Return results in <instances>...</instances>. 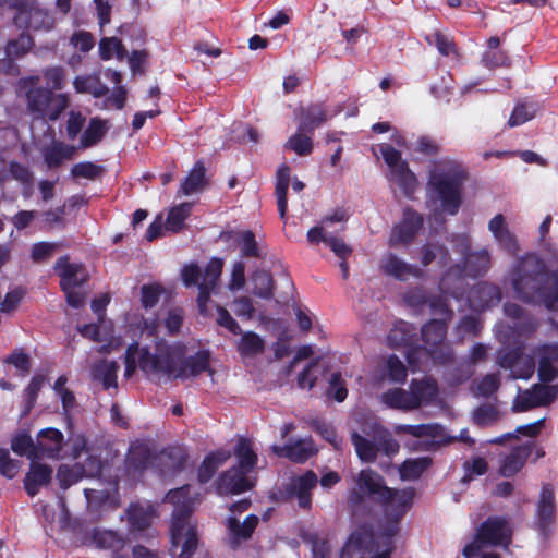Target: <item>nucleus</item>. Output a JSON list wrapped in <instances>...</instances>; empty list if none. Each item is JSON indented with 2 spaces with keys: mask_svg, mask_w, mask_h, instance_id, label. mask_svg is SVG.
I'll list each match as a JSON object with an SVG mask.
<instances>
[{
  "mask_svg": "<svg viewBox=\"0 0 558 558\" xmlns=\"http://www.w3.org/2000/svg\"><path fill=\"white\" fill-rule=\"evenodd\" d=\"M388 377L391 381L403 384L407 380L408 372L402 361L395 354L387 359Z\"/></svg>",
  "mask_w": 558,
  "mask_h": 558,
  "instance_id": "680f3d73",
  "label": "nucleus"
},
{
  "mask_svg": "<svg viewBox=\"0 0 558 558\" xmlns=\"http://www.w3.org/2000/svg\"><path fill=\"white\" fill-rule=\"evenodd\" d=\"M230 458V452L227 450H216L209 452L197 470V477L199 483H207L221 466Z\"/></svg>",
  "mask_w": 558,
  "mask_h": 558,
  "instance_id": "a878e982",
  "label": "nucleus"
},
{
  "mask_svg": "<svg viewBox=\"0 0 558 558\" xmlns=\"http://www.w3.org/2000/svg\"><path fill=\"white\" fill-rule=\"evenodd\" d=\"M499 418L497 408L492 403H483L474 409L472 422L478 427H487L495 424Z\"/></svg>",
  "mask_w": 558,
  "mask_h": 558,
  "instance_id": "49530a36",
  "label": "nucleus"
},
{
  "mask_svg": "<svg viewBox=\"0 0 558 558\" xmlns=\"http://www.w3.org/2000/svg\"><path fill=\"white\" fill-rule=\"evenodd\" d=\"M432 463L433 460L430 457L407 459L399 466V475L403 481L417 480L432 465Z\"/></svg>",
  "mask_w": 558,
  "mask_h": 558,
  "instance_id": "f704fd0d",
  "label": "nucleus"
},
{
  "mask_svg": "<svg viewBox=\"0 0 558 558\" xmlns=\"http://www.w3.org/2000/svg\"><path fill=\"white\" fill-rule=\"evenodd\" d=\"M536 111L537 108L535 105L518 104L510 114L508 125L510 128L519 126L532 120L535 117Z\"/></svg>",
  "mask_w": 558,
  "mask_h": 558,
  "instance_id": "5fc2aeb1",
  "label": "nucleus"
},
{
  "mask_svg": "<svg viewBox=\"0 0 558 558\" xmlns=\"http://www.w3.org/2000/svg\"><path fill=\"white\" fill-rule=\"evenodd\" d=\"M521 301L558 312V270H549L543 259L530 254L519 259L511 278Z\"/></svg>",
  "mask_w": 558,
  "mask_h": 558,
  "instance_id": "7ed1b4c3",
  "label": "nucleus"
},
{
  "mask_svg": "<svg viewBox=\"0 0 558 558\" xmlns=\"http://www.w3.org/2000/svg\"><path fill=\"white\" fill-rule=\"evenodd\" d=\"M350 439L356 456L363 463H374L379 452L391 458L397 454L400 449L399 442L381 426L374 428L372 439L362 436L355 430L351 433Z\"/></svg>",
  "mask_w": 558,
  "mask_h": 558,
  "instance_id": "423d86ee",
  "label": "nucleus"
},
{
  "mask_svg": "<svg viewBox=\"0 0 558 558\" xmlns=\"http://www.w3.org/2000/svg\"><path fill=\"white\" fill-rule=\"evenodd\" d=\"M242 337L238 343V352L243 357L255 356L264 352L265 342L254 331L241 333Z\"/></svg>",
  "mask_w": 558,
  "mask_h": 558,
  "instance_id": "ea45409f",
  "label": "nucleus"
},
{
  "mask_svg": "<svg viewBox=\"0 0 558 558\" xmlns=\"http://www.w3.org/2000/svg\"><path fill=\"white\" fill-rule=\"evenodd\" d=\"M254 294L258 298L269 300L274 296L275 282L271 274L264 269L256 270L252 276Z\"/></svg>",
  "mask_w": 558,
  "mask_h": 558,
  "instance_id": "37998d69",
  "label": "nucleus"
},
{
  "mask_svg": "<svg viewBox=\"0 0 558 558\" xmlns=\"http://www.w3.org/2000/svg\"><path fill=\"white\" fill-rule=\"evenodd\" d=\"M389 179L398 184L407 197H410L416 190L417 178L410 169L407 161L390 169Z\"/></svg>",
  "mask_w": 558,
  "mask_h": 558,
  "instance_id": "cd10ccee",
  "label": "nucleus"
},
{
  "mask_svg": "<svg viewBox=\"0 0 558 558\" xmlns=\"http://www.w3.org/2000/svg\"><path fill=\"white\" fill-rule=\"evenodd\" d=\"M38 449L48 458H61V451L64 446V436L61 430L48 427L40 429L37 435Z\"/></svg>",
  "mask_w": 558,
  "mask_h": 558,
  "instance_id": "4be33fe9",
  "label": "nucleus"
},
{
  "mask_svg": "<svg viewBox=\"0 0 558 558\" xmlns=\"http://www.w3.org/2000/svg\"><path fill=\"white\" fill-rule=\"evenodd\" d=\"M272 451L276 456L288 458L295 463H304L314 454L313 448L304 440H296L291 445L272 446Z\"/></svg>",
  "mask_w": 558,
  "mask_h": 558,
  "instance_id": "bb28decb",
  "label": "nucleus"
},
{
  "mask_svg": "<svg viewBox=\"0 0 558 558\" xmlns=\"http://www.w3.org/2000/svg\"><path fill=\"white\" fill-rule=\"evenodd\" d=\"M258 517L255 514H248L243 523L235 517H230L227 520V529L230 534L229 547L232 550L240 548L242 542L250 539L258 525Z\"/></svg>",
  "mask_w": 558,
  "mask_h": 558,
  "instance_id": "6ab92c4d",
  "label": "nucleus"
},
{
  "mask_svg": "<svg viewBox=\"0 0 558 558\" xmlns=\"http://www.w3.org/2000/svg\"><path fill=\"white\" fill-rule=\"evenodd\" d=\"M410 391L402 388H392L383 393V402L391 408L402 411H411L416 409V402H412Z\"/></svg>",
  "mask_w": 558,
  "mask_h": 558,
  "instance_id": "c9c22d12",
  "label": "nucleus"
},
{
  "mask_svg": "<svg viewBox=\"0 0 558 558\" xmlns=\"http://www.w3.org/2000/svg\"><path fill=\"white\" fill-rule=\"evenodd\" d=\"M432 313L434 315H438L444 320H452L453 311L449 307L447 303V299L441 295H432L428 296L427 303Z\"/></svg>",
  "mask_w": 558,
  "mask_h": 558,
  "instance_id": "e2e57ef3",
  "label": "nucleus"
},
{
  "mask_svg": "<svg viewBox=\"0 0 558 558\" xmlns=\"http://www.w3.org/2000/svg\"><path fill=\"white\" fill-rule=\"evenodd\" d=\"M488 230L493 233L498 245L510 255H515L519 244L515 235L509 230L502 214L495 215L488 222Z\"/></svg>",
  "mask_w": 558,
  "mask_h": 558,
  "instance_id": "aec40b11",
  "label": "nucleus"
},
{
  "mask_svg": "<svg viewBox=\"0 0 558 558\" xmlns=\"http://www.w3.org/2000/svg\"><path fill=\"white\" fill-rule=\"evenodd\" d=\"M247 474L250 473L234 466L221 473L217 482L219 494L238 495L250 490L253 483L247 478Z\"/></svg>",
  "mask_w": 558,
  "mask_h": 558,
  "instance_id": "2eb2a0df",
  "label": "nucleus"
},
{
  "mask_svg": "<svg viewBox=\"0 0 558 558\" xmlns=\"http://www.w3.org/2000/svg\"><path fill=\"white\" fill-rule=\"evenodd\" d=\"M11 449L20 457L26 456L31 460L38 458V446L34 445L32 437L26 432L19 433L12 438Z\"/></svg>",
  "mask_w": 558,
  "mask_h": 558,
  "instance_id": "c03bdc74",
  "label": "nucleus"
},
{
  "mask_svg": "<svg viewBox=\"0 0 558 558\" xmlns=\"http://www.w3.org/2000/svg\"><path fill=\"white\" fill-rule=\"evenodd\" d=\"M481 64L486 69L510 68L511 58L505 50H485L481 57Z\"/></svg>",
  "mask_w": 558,
  "mask_h": 558,
  "instance_id": "8fccbe9b",
  "label": "nucleus"
},
{
  "mask_svg": "<svg viewBox=\"0 0 558 558\" xmlns=\"http://www.w3.org/2000/svg\"><path fill=\"white\" fill-rule=\"evenodd\" d=\"M45 383V377L43 375H35L32 377L29 384L24 390V409L22 412L23 416H26L31 413L38 398V393Z\"/></svg>",
  "mask_w": 558,
  "mask_h": 558,
  "instance_id": "09e8293b",
  "label": "nucleus"
},
{
  "mask_svg": "<svg viewBox=\"0 0 558 558\" xmlns=\"http://www.w3.org/2000/svg\"><path fill=\"white\" fill-rule=\"evenodd\" d=\"M423 216L411 207L403 210L401 221L392 228L389 245L410 244L423 227Z\"/></svg>",
  "mask_w": 558,
  "mask_h": 558,
  "instance_id": "f8f14e48",
  "label": "nucleus"
},
{
  "mask_svg": "<svg viewBox=\"0 0 558 558\" xmlns=\"http://www.w3.org/2000/svg\"><path fill=\"white\" fill-rule=\"evenodd\" d=\"M291 169L288 165L282 163L276 172V196L278 211L282 219L286 218L288 210V189L290 183Z\"/></svg>",
  "mask_w": 558,
  "mask_h": 558,
  "instance_id": "c756f323",
  "label": "nucleus"
},
{
  "mask_svg": "<svg viewBox=\"0 0 558 558\" xmlns=\"http://www.w3.org/2000/svg\"><path fill=\"white\" fill-rule=\"evenodd\" d=\"M191 213V205L189 203L180 204L170 209L166 220V228L173 232L181 230L185 219Z\"/></svg>",
  "mask_w": 558,
  "mask_h": 558,
  "instance_id": "603ef678",
  "label": "nucleus"
},
{
  "mask_svg": "<svg viewBox=\"0 0 558 558\" xmlns=\"http://www.w3.org/2000/svg\"><path fill=\"white\" fill-rule=\"evenodd\" d=\"M102 172V167L90 161L75 163L71 169L73 178L94 180Z\"/></svg>",
  "mask_w": 558,
  "mask_h": 558,
  "instance_id": "69168bd1",
  "label": "nucleus"
},
{
  "mask_svg": "<svg viewBox=\"0 0 558 558\" xmlns=\"http://www.w3.org/2000/svg\"><path fill=\"white\" fill-rule=\"evenodd\" d=\"M357 492L350 496L352 505H360L364 496L379 504L384 510V521L375 531L368 522L361 523L354 530L344 547L341 558H391L396 549L395 537L400 532V522L413 504L415 489L391 488L384 476L372 469L362 470L356 478Z\"/></svg>",
  "mask_w": 558,
  "mask_h": 558,
  "instance_id": "f257e3e1",
  "label": "nucleus"
},
{
  "mask_svg": "<svg viewBox=\"0 0 558 558\" xmlns=\"http://www.w3.org/2000/svg\"><path fill=\"white\" fill-rule=\"evenodd\" d=\"M52 474L53 469L50 465L32 460L23 480L26 494L29 497H35L41 487L48 486L51 483Z\"/></svg>",
  "mask_w": 558,
  "mask_h": 558,
  "instance_id": "f3484780",
  "label": "nucleus"
},
{
  "mask_svg": "<svg viewBox=\"0 0 558 558\" xmlns=\"http://www.w3.org/2000/svg\"><path fill=\"white\" fill-rule=\"evenodd\" d=\"M534 448V441H527L525 444L514 446L511 451L501 460L499 466L500 475L504 477H511L519 473L524 466Z\"/></svg>",
  "mask_w": 558,
  "mask_h": 558,
  "instance_id": "a211bd4d",
  "label": "nucleus"
},
{
  "mask_svg": "<svg viewBox=\"0 0 558 558\" xmlns=\"http://www.w3.org/2000/svg\"><path fill=\"white\" fill-rule=\"evenodd\" d=\"M500 377L497 373L485 375L476 386L477 395L489 398L499 389Z\"/></svg>",
  "mask_w": 558,
  "mask_h": 558,
  "instance_id": "0e129e2a",
  "label": "nucleus"
},
{
  "mask_svg": "<svg viewBox=\"0 0 558 558\" xmlns=\"http://www.w3.org/2000/svg\"><path fill=\"white\" fill-rule=\"evenodd\" d=\"M395 432L398 435H410L416 438L405 444L411 451L433 452L441 448L440 437L444 434V426L439 423L401 424L395 427Z\"/></svg>",
  "mask_w": 558,
  "mask_h": 558,
  "instance_id": "0eeeda50",
  "label": "nucleus"
},
{
  "mask_svg": "<svg viewBox=\"0 0 558 558\" xmlns=\"http://www.w3.org/2000/svg\"><path fill=\"white\" fill-rule=\"evenodd\" d=\"M223 260L218 257H213L207 263L204 272L202 274V281L199 283H207L215 287L222 274Z\"/></svg>",
  "mask_w": 558,
  "mask_h": 558,
  "instance_id": "bf43d9fd",
  "label": "nucleus"
},
{
  "mask_svg": "<svg viewBox=\"0 0 558 558\" xmlns=\"http://www.w3.org/2000/svg\"><path fill=\"white\" fill-rule=\"evenodd\" d=\"M92 539L97 548L120 549L123 547V538L114 531L94 529Z\"/></svg>",
  "mask_w": 558,
  "mask_h": 558,
  "instance_id": "a18cd8bd",
  "label": "nucleus"
},
{
  "mask_svg": "<svg viewBox=\"0 0 558 558\" xmlns=\"http://www.w3.org/2000/svg\"><path fill=\"white\" fill-rule=\"evenodd\" d=\"M466 172L452 159H440L434 162L428 172L427 189L440 202L445 213L454 216L462 204V186Z\"/></svg>",
  "mask_w": 558,
  "mask_h": 558,
  "instance_id": "20e7f679",
  "label": "nucleus"
},
{
  "mask_svg": "<svg viewBox=\"0 0 558 558\" xmlns=\"http://www.w3.org/2000/svg\"><path fill=\"white\" fill-rule=\"evenodd\" d=\"M140 369L147 379L158 384L163 377L184 380L210 371V353L199 350L185 357L184 348L180 344L158 345L154 353L149 348H144L140 356Z\"/></svg>",
  "mask_w": 558,
  "mask_h": 558,
  "instance_id": "f03ea898",
  "label": "nucleus"
},
{
  "mask_svg": "<svg viewBox=\"0 0 558 558\" xmlns=\"http://www.w3.org/2000/svg\"><path fill=\"white\" fill-rule=\"evenodd\" d=\"M126 49L118 37H104L99 41V57L104 61L111 60L114 56L118 60L126 57Z\"/></svg>",
  "mask_w": 558,
  "mask_h": 558,
  "instance_id": "79ce46f5",
  "label": "nucleus"
},
{
  "mask_svg": "<svg viewBox=\"0 0 558 558\" xmlns=\"http://www.w3.org/2000/svg\"><path fill=\"white\" fill-rule=\"evenodd\" d=\"M536 517L538 531L545 538H548L556 521L555 489L550 483H545L542 486L536 504Z\"/></svg>",
  "mask_w": 558,
  "mask_h": 558,
  "instance_id": "9b49d317",
  "label": "nucleus"
},
{
  "mask_svg": "<svg viewBox=\"0 0 558 558\" xmlns=\"http://www.w3.org/2000/svg\"><path fill=\"white\" fill-rule=\"evenodd\" d=\"M512 529L505 517L490 515L475 530L473 539L462 550L465 558H476L487 547H508Z\"/></svg>",
  "mask_w": 558,
  "mask_h": 558,
  "instance_id": "39448f33",
  "label": "nucleus"
},
{
  "mask_svg": "<svg viewBox=\"0 0 558 558\" xmlns=\"http://www.w3.org/2000/svg\"><path fill=\"white\" fill-rule=\"evenodd\" d=\"M125 514L129 531L133 535L147 531L156 517L155 509L151 505L141 502H131L125 510Z\"/></svg>",
  "mask_w": 558,
  "mask_h": 558,
  "instance_id": "dca6fc26",
  "label": "nucleus"
},
{
  "mask_svg": "<svg viewBox=\"0 0 558 558\" xmlns=\"http://www.w3.org/2000/svg\"><path fill=\"white\" fill-rule=\"evenodd\" d=\"M162 288L159 284H144L141 288V301L144 308H151L159 302Z\"/></svg>",
  "mask_w": 558,
  "mask_h": 558,
  "instance_id": "338daca9",
  "label": "nucleus"
},
{
  "mask_svg": "<svg viewBox=\"0 0 558 558\" xmlns=\"http://www.w3.org/2000/svg\"><path fill=\"white\" fill-rule=\"evenodd\" d=\"M558 395L557 385L536 384L532 387V397L538 407L549 405Z\"/></svg>",
  "mask_w": 558,
  "mask_h": 558,
  "instance_id": "6e6d98bb",
  "label": "nucleus"
},
{
  "mask_svg": "<svg viewBox=\"0 0 558 558\" xmlns=\"http://www.w3.org/2000/svg\"><path fill=\"white\" fill-rule=\"evenodd\" d=\"M64 445L69 448L65 454L61 458L69 457L73 460L78 459L84 452L87 451V437L83 433L70 430L68 434V441Z\"/></svg>",
  "mask_w": 558,
  "mask_h": 558,
  "instance_id": "de8ad7c7",
  "label": "nucleus"
},
{
  "mask_svg": "<svg viewBox=\"0 0 558 558\" xmlns=\"http://www.w3.org/2000/svg\"><path fill=\"white\" fill-rule=\"evenodd\" d=\"M101 472V463L96 457L87 459V468L84 464L75 463L73 465L62 464L58 468L57 478L62 489H68L72 485L80 482L87 474H99Z\"/></svg>",
  "mask_w": 558,
  "mask_h": 558,
  "instance_id": "ddd939ff",
  "label": "nucleus"
},
{
  "mask_svg": "<svg viewBox=\"0 0 558 558\" xmlns=\"http://www.w3.org/2000/svg\"><path fill=\"white\" fill-rule=\"evenodd\" d=\"M449 322L450 320L433 318L421 328L422 340L426 345L424 350L428 356L441 364L452 360L451 352L444 350Z\"/></svg>",
  "mask_w": 558,
  "mask_h": 558,
  "instance_id": "1a4fd4ad",
  "label": "nucleus"
},
{
  "mask_svg": "<svg viewBox=\"0 0 558 558\" xmlns=\"http://www.w3.org/2000/svg\"><path fill=\"white\" fill-rule=\"evenodd\" d=\"M74 153L75 148L72 145L57 142L43 149V157L49 169H57L64 160L72 159Z\"/></svg>",
  "mask_w": 558,
  "mask_h": 558,
  "instance_id": "c85d7f7f",
  "label": "nucleus"
},
{
  "mask_svg": "<svg viewBox=\"0 0 558 558\" xmlns=\"http://www.w3.org/2000/svg\"><path fill=\"white\" fill-rule=\"evenodd\" d=\"M234 456L236 458V465L240 470L248 473L253 472L256 468L258 457L252 447L251 440L246 438H240L234 447Z\"/></svg>",
  "mask_w": 558,
  "mask_h": 558,
  "instance_id": "2f4dec72",
  "label": "nucleus"
},
{
  "mask_svg": "<svg viewBox=\"0 0 558 558\" xmlns=\"http://www.w3.org/2000/svg\"><path fill=\"white\" fill-rule=\"evenodd\" d=\"M473 292L480 296L482 307H489L501 301V291L499 287L488 282L478 283Z\"/></svg>",
  "mask_w": 558,
  "mask_h": 558,
  "instance_id": "3c124183",
  "label": "nucleus"
},
{
  "mask_svg": "<svg viewBox=\"0 0 558 558\" xmlns=\"http://www.w3.org/2000/svg\"><path fill=\"white\" fill-rule=\"evenodd\" d=\"M27 108L37 117H47L56 121L66 108L68 99L63 95L56 96L52 90L45 87L31 88L26 93Z\"/></svg>",
  "mask_w": 558,
  "mask_h": 558,
  "instance_id": "6e6552de",
  "label": "nucleus"
},
{
  "mask_svg": "<svg viewBox=\"0 0 558 558\" xmlns=\"http://www.w3.org/2000/svg\"><path fill=\"white\" fill-rule=\"evenodd\" d=\"M329 119L328 111L324 104H312L301 112V122L298 131L313 133Z\"/></svg>",
  "mask_w": 558,
  "mask_h": 558,
  "instance_id": "393cba45",
  "label": "nucleus"
},
{
  "mask_svg": "<svg viewBox=\"0 0 558 558\" xmlns=\"http://www.w3.org/2000/svg\"><path fill=\"white\" fill-rule=\"evenodd\" d=\"M107 130L106 121L100 118H92L81 136L80 148L85 149L98 144L107 133Z\"/></svg>",
  "mask_w": 558,
  "mask_h": 558,
  "instance_id": "e433bc0d",
  "label": "nucleus"
},
{
  "mask_svg": "<svg viewBox=\"0 0 558 558\" xmlns=\"http://www.w3.org/2000/svg\"><path fill=\"white\" fill-rule=\"evenodd\" d=\"M303 132L299 131L294 135H292L286 147L290 150L294 151L299 156H307L313 151V141L311 136L302 134Z\"/></svg>",
  "mask_w": 558,
  "mask_h": 558,
  "instance_id": "4d7b16f0",
  "label": "nucleus"
},
{
  "mask_svg": "<svg viewBox=\"0 0 558 558\" xmlns=\"http://www.w3.org/2000/svg\"><path fill=\"white\" fill-rule=\"evenodd\" d=\"M233 241L240 246L243 257L263 258L253 231H239L233 233Z\"/></svg>",
  "mask_w": 558,
  "mask_h": 558,
  "instance_id": "a19ab883",
  "label": "nucleus"
},
{
  "mask_svg": "<svg viewBox=\"0 0 558 558\" xmlns=\"http://www.w3.org/2000/svg\"><path fill=\"white\" fill-rule=\"evenodd\" d=\"M35 43L28 32L23 31L16 38L7 41L4 52L10 59H20L27 54Z\"/></svg>",
  "mask_w": 558,
  "mask_h": 558,
  "instance_id": "58836bf2",
  "label": "nucleus"
},
{
  "mask_svg": "<svg viewBox=\"0 0 558 558\" xmlns=\"http://www.w3.org/2000/svg\"><path fill=\"white\" fill-rule=\"evenodd\" d=\"M145 347L140 348L138 342H133L128 345L125 355H124V365H125L124 376L125 377H128V378L131 377L135 373L136 368L137 367L140 368V356H141L142 350Z\"/></svg>",
  "mask_w": 558,
  "mask_h": 558,
  "instance_id": "052dcab7",
  "label": "nucleus"
},
{
  "mask_svg": "<svg viewBox=\"0 0 558 558\" xmlns=\"http://www.w3.org/2000/svg\"><path fill=\"white\" fill-rule=\"evenodd\" d=\"M381 268L386 275L392 276L398 280H407L410 275L417 278L423 275L422 269L407 264L392 253H389L384 258Z\"/></svg>",
  "mask_w": 558,
  "mask_h": 558,
  "instance_id": "5701e85b",
  "label": "nucleus"
},
{
  "mask_svg": "<svg viewBox=\"0 0 558 558\" xmlns=\"http://www.w3.org/2000/svg\"><path fill=\"white\" fill-rule=\"evenodd\" d=\"M153 453L144 442L132 444L126 457V465L130 470L143 472L151 462Z\"/></svg>",
  "mask_w": 558,
  "mask_h": 558,
  "instance_id": "473e14b6",
  "label": "nucleus"
},
{
  "mask_svg": "<svg viewBox=\"0 0 558 558\" xmlns=\"http://www.w3.org/2000/svg\"><path fill=\"white\" fill-rule=\"evenodd\" d=\"M206 168L203 161L198 160L185 177L181 184V192L184 195H191L201 190L206 184Z\"/></svg>",
  "mask_w": 558,
  "mask_h": 558,
  "instance_id": "4c0bfd02",
  "label": "nucleus"
},
{
  "mask_svg": "<svg viewBox=\"0 0 558 558\" xmlns=\"http://www.w3.org/2000/svg\"><path fill=\"white\" fill-rule=\"evenodd\" d=\"M9 174L24 186H31L33 183V173L28 167L17 162H9Z\"/></svg>",
  "mask_w": 558,
  "mask_h": 558,
  "instance_id": "774afa93",
  "label": "nucleus"
},
{
  "mask_svg": "<svg viewBox=\"0 0 558 558\" xmlns=\"http://www.w3.org/2000/svg\"><path fill=\"white\" fill-rule=\"evenodd\" d=\"M119 364L116 361L102 360L95 364L93 367V377L95 380L100 381L105 390L117 388V374Z\"/></svg>",
  "mask_w": 558,
  "mask_h": 558,
  "instance_id": "72a5a7b5",
  "label": "nucleus"
},
{
  "mask_svg": "<svg viewBox=\"0 0 558 558\" xmlns=\"http://www.w3.org/2000/svg\"><path fill=\"white\" fill-rule=\"evenodd\" d=\"M463 268L471 278L484 276L490 268V254L486 248L469 252L463 257Z\"/></svg>",
  "mask_w": 558,
  "mask_h": 558,
  "instance_id": "b1692460",
  "label": "nucleus"
},
{
  "mask_svg": "<svg viewBox=\"0 0 558 558\" xmlns=\"http://www.w3.org/2000/svg\"><path fill=\"white\" fill-rule=\"evenodd\" d=\"M412 402H416V409L423 403H430L437 396V385L430 379H412L410 384Z\"/></svg>",
  "mask_w": 558,
  "mask_h": 558,
  "instance_id": "7c9ffc66",
  "label": "nucleus"
},
{
  "mask_svg": "<svg viewBox=\"0 0 558 558\" xmlns=\"http://www.w3.org/2000/svg\"><path fill=\"white\" fill-rule=\"evenodd\" d=\"M421 264L426 267L430 265L438 255L442 257L444 260H446L449 256L448 248L438 243H426L424 244L421 250Z\"/></svg>",
  "mask_w": 558,
  "mask_h": 558,
  "instance_id": "13d9d810",
  "label": "nucleus"
},
{
  "mask_svg": "<svg viewBox=\"0 0 558 558\" xmlns=\"http://www.w3.org/2000/svg\"><path fill=\"white\" fill-rule=\"evenodd\" d=\"M69 255L60 256L54 265V271L60 277L61 290L82 287L88 279L86 269L81 263H70Z\"/></svg>",
  "mask_w": 558,
  "mask_h": 558,
  "instance_id": "4468645a",
  "label": "nucleus"
},
{
  "mask_svg": "<svg viewBox=\"0 0 558 558\" xmlns=\"http://www.w3.org/2000/svg\"><path fill=\"white\" fill-rule=\"evenodd\" d=\"M317 475L314 471H306L303 475L293 480L289 487L288 493L291 496H296L298 505L302 509H310L312 505V494L311 490L317 484Z\"/></svg>",
  "mask_w": 558,
  "mask_h": 558,
  "instance_id": "412c9836",
  "label": "nucleus"
},
{
  "mask_svg": "<svg viewBox=\"0 0 558 558\" xmlns=\"http://www.w3.org/2000/svg\"><path fill=\"white\" fill-rule=\"evenodd\" d=\"M425 39L429 45H435L441 56L448 57L457 52L453 39L440 31H435L432 35L426 36Z\"/></svg>",
  "mask_w": 558,
  "mask_h": 558,
  "instance_id": "864d4df0",
  "label": "nucleus"
},
{
  "mask_svg": "<svg viewBox=\"0 0 558 558\" xmlns=\"http://www.w3.org/2000/svg\"><path fill=\"white\" fill-rule=\"evenodd\" d=\"M165 500L173 505L171 517V535L173 542H177L186 529L187 520L193 511V499L190 496V486L171 489L167 493Z\"/></svg>",
  "mask_w": 558,
  "mask_h": 558,
  "instance_id": "9d476101",
  "label": "nucleus"
}]
</instances>
